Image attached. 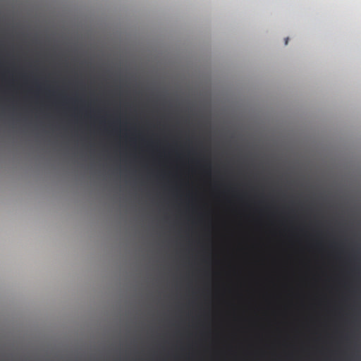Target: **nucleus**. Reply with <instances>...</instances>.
I'll use <instances>...</instances> for the list:
<instances>
[{"label":"nucleus","instance_id":"nucleus-5","mask_svg":"<svg viewBox=\"0 0 361 361\" xmlns=\"http://www.w3.org/2000/svg\"><path fill=\"white\" fill-rule=\"evenodd\" d=\"M344 227H341V226H339V228H340V234L342 232V229L341 228H343Z\"/></svg>","mask_w":361,"mask_h":361},{"label":"nucleus","instance_id":"nucleus-2","mask_svg":"<svg viewBox=\"0 0 361 361\" xmlns=\"http://www.w3.org/2000/svg\"><path fill=\"white\" fill-rule=\"evenodd\" d=\"M193 228L194 227H190ZM202 228H303L304 227H202Z\"/></svg>","mask_w":361,"mask_h":361},{"label":"nucleus","instance_id":"nucleus-6","mask_svg":"<svg viewBox=\"0 0 361 361\" xmlns=\"http://www.w3.org/2000/svg\"><path fill=\"white\" fill-rule=\"evenodd\" d=\"M288 38H286V41H285V44H288Z\"/></svg>","mask_w":361,"mask_h":361},{"label":"nucleus","instance_id":"nucleus-3","mask_svg":"<svg viewBox=\"0 0 361 361\" xmlns=\"http://www.w3.org/2000/svg\"><path fill=\"white\" fill-rule=\"evenodd\" d=\"M347 214L349 216H355L358 217L361 216V206L353 205L347 209Z\"/></svg>","mask_w":361,"mask_h":361},{"label":"nucleus","instance_id":"nucleus-4","mask_svg":"<svg viewBox=\"0 0 361 361\" xmlns=\"http://www.w3.org/2000/svg\"><path fill=\"white\" fill-rule=\"evenodd\" d=\"M353 252H355V253H354V254H355V255H355V257H357V254L358 253V250H355V248L353 247Z\"/></svg>","mask_w":361,"mask_h":361},{"label":"nucleus","instance_id":"nucleus-1","mask_svg":"<svg viewBox=\"0 0 361 361\" xmlns=\"http://www.w3.org/2000/svg\"><path fill=\"white\" fill-rule=\"evenodd\" d=\"M257 211L262 214L279 215L288 217H320L327 215L340 216V224H342V217L344 215L341 204L314 205L313 204H305L302 202L276 205L274 204H264L260 201ZM180 226H324V224H180Z\"/></svg>","mask_w":361,"mask_h":361}]
</instances>
